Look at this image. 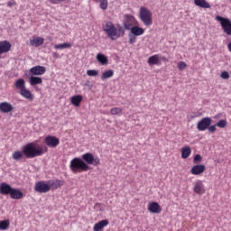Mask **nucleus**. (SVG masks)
<instances>
[{
    "label": "nucleus",
    "instance_id": "6ab92c4d",
    "mask_svg": "<svg viewBox=\"0 0 231 231\" xmlns=\"http://www.w3.org/2000/svg\"><path fill=\"white\" fill-rule=\"evenodd\" d=\"M109 225V220L104 219L97 223H96L93 226L94 231H102L104 230V227L107 226Z\"/></svg>",
    "mask_w": 231,
    "mask_h": 231
},
{
    "label": "nucleus",
    "instance_id": "f8f14e48",
    "mask_svg": "<svg viewBox=\"0 0 231 231\" xmlns=\"http://www.w3.org/2000/svg\"><path fill=\"white\" fill-rule=\"evenodd\" d=\"M205 171H207V167L205 165L197 164L190 169V173L193 174V176H201Z\"/></svg>",
    "mask_w": 231,
    "mask_h": 231
},
{
    "label": "nucleus",
    "instance_id": "5701e85b",
    "mask_svg": "<svg viewBox=\"0 0 231 231\" xmlns=\"http://www.w3.org/2000/svg\"><path fill=\"white\" fill-rule=\"evenodd\" d=\"M181 152V158L183 160H187L190 154H192V150H190V146L187 145L181 148L180 150Z\"/></svg>",
    "mask_w": 231,
    "mask_h": 231
},
{
    "label": "nucleus",
    "instance_id": "72a5a7b5",
    "mask_svg": "<svg viewBox=\"0 0 231 231\" xmlns=\"http://www.w3.org/2000/svg\"><path fill=\"white\" fill-rule=\"evenodd\" d=\"M10 228V220L0 221V230H8Z\"/></svg>",
    "mask_w": 231,
    "mask_h": 231
},
{
    "label": "nucleus",
    "instance_id": "393cba45",
    "mask_svg": "<svg viewBox=\"0 0 231 231\" xmlns=\"http://www.w3.org/2000/svg\"><path fill=\"white\" fill-rule=\"evenodd\" d=\"M82 99H83L82 96L77 95L71 97L70 102L72 106H75L76 107H79L80 104L82 103Z\"/></svg>",
    "mask_w": 231,
    "mask_h": 231
},
{
    "label": "nucleus",
    "instance_id": "aec40b11",
    "mask_svg": "<svg viewBox=\"0 0 231 231\" xmlns=\"http://www.w3.org/2000/svg\"><path fill=\"white\" fill-rule=\"evenodd\" d=\"M31 46H35V48H39V46H42L44 44V38L42 37H33L32 40L30 41Z\"/></svg>",
    "mask_w": 231,
    "mask_h": 231
},
{
    "label": "nucleus",
    "instance_id": "9d476101",
    "mask_svg": "<svg viewBox=\"0 0 231 231\" xmlns=\"http://www.w3.org/2000/svg\"><path fill=\"white\" fill-rule=\"evenodd\" d=\"M210 124H212V119L210 117H204L198 123L197 129L199 131H207L210 127Z\"/></svg>",
    "mask_w": 231,
    "mask_h": 231
},
{
    "label": "nucleus",
    "instance_id": "09e8293b",
    "mask_svg": "<svg viewBox=\"0 0 231 231\" xmlns=\"http://www.w3.org/2000/svg\"><path fill=\"white\" fill-rule=\"evenodd\" d=\"M53 57H57V53H54Z\"/></svg>",
    "mask_w": 231,
    "mask_h": 231
},
{
    "label": "nucleus",
    "instance_id": "a18cd8bd",
    "mask_svg": "<svg viewBox=\"0 0 231 231\" xmlns=\"http://www.w3.org/2000/svg\"><path fill=\"white\" fill-rule=\"evenodd\" d=\"M195 117H196V116H192V115L188 116L189 120H193V118H195Z\"/></svg>",
    "mask_w": 231,
    "mask_h": 231
},
{
    "label": "nucleus",
    "instance_id": "2eb2a0df",
    "mask_svg": "<svg viewBox=\"0 0 231 231\" xmlns=\"http://www.w3.org/2000/svg\"><path fill=\"white\" fill-rule=\"evenodd\" d=\"M12 50V43L8 41L0 42V54L8 53Z\"/></svg>",
    "mask_w": 231,
    "mask_h": 231
},
{
    "label": "nucleus",
    "instance_id": "473e14b6",
    "mask_svg": "<svg viewBox=\"0 0 231 231\" xmlns=\"http://www.w3.org/2000/svg\"><path fill=\"white\" fill-rule=\"evenodd\" d=\"M55 50H66V48H71V43L65 42L54 45Z\"/></svg>",
    "mask_w": 231,
    "mask_h": 231
},
{
    "label": "nucleus",
    "instance_id": "c756f323",
    "mask_svg": "<svg viewBox=\"0 0 231 231\" xmlns=\"http://www.w3.org/2000/svg\"><path fill=\"white\" fill-rule=\"evenodd\" d=\"M14 86L17 89H20V91H23V89L26 88V82L24 81V79H20L16 80V82L14 83Z\"/></svg>",
    "mask_w": 231,
    "mask_h": 231
},
{
    "label": "nucleus",
    "instance_id": "f704fd0d",
    "mask_svg": "<svg viewBox=\"0 0 231 231\" xmlns=\"http://www.w3.org/2000/svg\"><path fill=\"white\" fill-rule=\"evenodd\" d=\"M99 3L101 10H107V6L109 5V2L107 0H99Z\"/></svg>",
    "mask_w": 231,
    "mask_h": 231
},
{
    "label": "nucleus",
    "instance_id": "f3484780",
    "mask_svg": "<svg viewBox=\"0 0 231 231\" xmlns=\"http://www.w3.org/2000/svg\"><path fill=\"white\" fill-rule=\"evenodd\" d=\"M131 33L134 34V37H140V35H143L145 33V29L134 25L131 29H129Z\"/></svg>",
    "mask_w": 231,
    "mask_h": 231
},
{
    "label": "nucleus",
    "instance_id": "0eeeda50",
    "mask_svg": "<svg viewBox=\"0 0 231 231\" xmlns=\"http://www.w3.org/2000/svg\"><path fill=\"white\" fill-rule=\"evenodd\" d=\"M34 190L35 192H39V194H46L47 192H50L51 189L49 180H40L36 182L34 185Z\"/></svg>",
    "mask_w": 231,
    "mask_h": 231
},
{
    "label": "nucleus",
    "instance_id": "37998d69",
    "mask_svg": "<svg viewBox=\"0 0 231 231\" xmlns=\"http://www.w3.org/2000/svg\"><path fill=\"white\" fill-rule=\"evenodd\" d=\"M64 1H66V0H49L51 5H59V3H62Z\"/></svg>",
    "mask_w": 231,
    "mask_h": 231
},
{
    "label": "nucleus",
    "instance_id": "f03ea898",
    "mask_svg": "<svg viewBox=\"0 0 231 231\" xmlns=\"http://www.w3.org/2000/svg\"><path fill=\"white\" fill-rule=\"evenodd\" d=\"M103 32H105L111 41H116V39H120V37H124L125 34V31L124 27L120 24L115 26L112 22L106 21L102 24Z\"/></svg>",
    "mask_w": 231,
    "mask_h": 231
},
{
    "label": "nucleus",
    "instance_id": "79ce46f5",
    "mask_svg": "<svg viewBox=\"0 0 231 231\" xmlns=\"http://www.w3.org/2000/svg\"><path fill=\"white\" fill-rule=\"evenodd\" d=\"M136 42V36H129V44H134Z\"/></svg>",
    "mask_w": 231,
    "mask_h": 231
},
{
    "label": "nucleus",
    "instance_id": "e433bc0d",
    "mask_svg": "<svg viewBox=\"0 0 231 231\" xmlns=\"http://www.w3.org/2000/svg\"><path fill=\"white\" fill-rule=\"evenodd\" d=\"M226 120L221 119L217 123V127H220V129H224V127L226 125Z\"/></svg>",
    "mask_w": 231,
    "mask_h": 231
},
{
    "label": "nucleus",
    "instance_id": "ddd939ff",
    "mask_svg": "<svg viewBox=\"0 0 231 231\" xmlns=\"http://www.w3.org/2000/svg\"><path fill=\"white\" fill-rule=\"evenodd\" d=\"M13 189L14 188H12V186H10L9 184L2 182L0 184V194H2L3 196H8V194L12 193Z\"/></svg>",
    "mask_w": 231,
    "mask_h": 231
},
{
    "label": "nucleus",
    "instance_id": "6e6552de",
    "mask_svg": "<svg viewBox=\"0 0 231 231\" xmlns=\"http://www.w3.org/2000/svg\"><path fill=\"white\" fill-rule=\"evenodd\" d=\"M44 143L47 147L55 149L60 143V140L53 135H48L44 138Z\"/></svg>",
    "mask_w": 231,
    "mask_h": 231
},
{
    "label": "nucleus",
    "instance_id": "20e7f679",
    "mask_svg": "<svg viewBox=\"0 0 231 231\" xmlns=\"http://www.w3.org/2000/svg\"><path fill=\"white\" fill-rule=\"evenodd\" d=\"M139 19L144 26H152V12L145 6L139 9Z\"/></svg>",
    "mask_w": 231,
    "mask_h": 231
},
{
    "label": "nucleus",
    "instance_id": "49530a36",
    "mask_svg": "<svg viewBox=\"0 0 231 231\" xmlns=\"http://www.w3.org/2000/svg\"><path fill=\"white\" fill-rule=\"evenodd\" d=\"M227 49H228V51H229L230 53H231V42L227 44Z\"/></svg>",
    "mask_w": 231,
    "mask_h": 231
},
{
    "label": "nucleus",
    "instance_id": "58836bf2",
    "mask_svg": "<svg viewBox=\"0 0 231 231\" xmlns=\"http://www.w3.org/2000/svg\"><path fill=\"white\" fill-rule=\"evenodd\" d=\"M202 161H203V157H201V155L199 154H197L193 159V163L198 164V163H200V162Z\"/></svg>",
    "mask_w": 231,
    "mask_h": 231
},
{
    "label": "nucleus",
    "instance_id": "b1692460",
    "mask_svg": "<svg viewBox=\"0 0 231 231\" xmlns=\"http://www.w3.org/2000/svg\"><path fill=\"white\" fill-rule=\"evenodd\" d=\"M29 84L31 86H37V84H42V78L32 75L29 78Z\"/></svg>",
    "mask_w": 231,
    "mask_h": 231
},
{
    "label": "nucleus",
    "instance_id": "a211bd4d",
    "mask_svg": "<svg viewBox=\"0 0 231 231\" xmlns=\"http://www.w3.org/2000/svg\"><path fill=\"white\" fill-rule=\"evenodd\" d=\"M0 111L1 113H11L14 111V106L9 102H2L0 103Z\"/></svg>",
    "mask_w": 231,
    "mask_h": 231
},
{
    "label": "nucleus",
    "instance_id": "1a4fd4ad",
    "mask_svg": "<svg viewBox=\"0 0 231 231\" xmlns=\"http://www.w3.org/2000/svg\"><path fill=\"white\" fill-rule=\"evenodd\" d=\"M193 192L195 194H198L199 196H202V194H205V192H207V189H205V184H203V180H197L194 182Z\"/></svg>",
    "mask_w": 231,
    "mask_h": 231
},
{
    "label": "nucleus",
    "instance_id": "c85d7f7f",
    "mask_svg": "<svg viewBox=\"0 0 231 231\" xmlns=\"http://www.w3.org/2000/svg\"><path fill=\"white\" fill-rule=\"evenodd\" d=\"M115 75V71L113 69L105 70L101 74V80H107V79H111Z\"/></svg>",
    "mask_w": 231,
    "mask_h": 231
},
{
    "label": "nucleus",
    "instance_id": "f257e3e1",
    "mask_svg": "<svg viewBox=\"0 0 231 231\" xmlns=\"http://www.w3.org/2000/svg\"><path fill=\"white\" fill-rule=\"evenodd\" d=\"M89 165H100V158L95 157L93 153L87 152L81 156V159L76 157L70 161L69 169L74 173L86 172L89 171Z\"/></svg>",
    "mask_w": 231,
    "mask_h": 231
},
{
    "label": "nucleus",
    "instance_id": "de8ad7c7",
    "mask_svg": "<svg viewBox=\"0 0 231 231\" xmlns=\"http://www.w3.org/2000/svg\"><path fill=\"white\" fill-rule=\"evenodd\" d=\"M161 59H162V60H163L164 62H167V60H167V58H165V57H162Z\"/></svg>",
    "mask_w": 231,
    "mask_h": 231
},
{
    "label": "nucleus",
    "instance_id": "c03bdc74",
    "mask_svg": "<svg viewBox=\"0 0 231 231\" xmlns=\"http://www.w3.org/2000/svg\"><path fill=\"white\" fill-rule=\"evenodd\" d=\"M7 6H10V7L15 6V1H14V0L9 1V2L7 3Z\"/></svg>",
    "mask_w": 231,
    "mask_h": 231
},
{
    "label": "nucleus",
    "instance_id": "ea45409f",
    "mask_svg": "<svg viewBox=\"0 0 231 231\" xmlns=\"http://www.w3.org/2000/svg\"><path fill=\"white\" fill-rule=\"evenodd\" d=\"M221 79H224L225 80H228V79H230V74L228 73V71H223L220 74Z\"/></svg>",
    "mask_w": 231,
    "mask_h": 231
},
{
    "label": "nucleus",
    "instance_id": "412c9836",
    "mask_svg": "<svg viewBox=\"0 0 231 231\" xmlns=\"http://www.w3.org/2000/svg\"><path fill=\"white\" fill-rule=\"evenodd\" d=\"M20 95L23 97V98H26L27 100H30L31 102L33 100L34 96L32 94V92L28 88H23L20 91Z\"/></svg>",
    "mask_w": 231,
    "mask_h": 231
},
{
    "label": "nucleus",
    "instance_id": "2f4dec72",
    "mask_svg": "<svg viewBox=\"0 0 231 231\" xmlns=\"http://www.w3.org/2000/svg\"><path fill=\"white\" fill-rule=\"evenodd\" d=\"M24 156V152H23L22 151H14L12 158L13 160H15L16 162H18L19 160H23V157Z\"/></svg>",
    "mask_w": 231,
    "mask_h": 231
},
{
    "label": "nucleus",
    "instance_id": "7ed1b4c3",
    "mask_svg": "<svg viewBox=\"0 0 231 231\" xmlns=\"http://www.w3.org/2000/svg\"><path fill=\"white\" fill-rule=\"evenodd\" d=\"M22 151L25 158H37V156H42L48 152V146L35 147V143H28L22 147Z\"/></svg>",
    "mask_w": 231,
    "mask_h": 231
},
{
    "label": "nucleus",
    "instance_id": "7c9ffc66",
    "mask_svg": "<svg viewBox=\"0 0 231 231\" xmlns=\"http://www.w3.org/2000/svg\"><path fill=\"white\" fill-rule=\"evenodd\" d=\"M110 115L122 116L124 115V110L122 107H113L110 109Z\"/></svg>",
    "mask_w": 231,
    "mask_h": 231
},
{
    "label": "nucleus",
    "instance_id": "cd10ccee",
    "mask_svg": "<svg viewBox=\"0 0 231 231\" xmlns=\"http://www.w3.org/2000/svg\"><path fill=\"white\" fill-rule=\"evenodd\" d=\"M97 60L102 66H106V64H108V62H109V60H107V57H106V55L100 54V53L97 55Z\"/></svg>",
    "mask_w": 231,
    "mask_h": 231
},
{
    "label": "nucleus",
    "instance_id": "dca6fc26",
    "mask_svg": "<svg viewBox=\"0 0 231 231\" xmlns=\"http://www.w3.org/2000/svg\"><path fill=\"white\" fill-rule=\"evenodd\" d=\"M62 186H64V180H49L50 190H57V189H60Z\"/></svg>",
    "mask_w": 231,
    "mask_h": 231
},
{
    "label": "nucleus",
    "instance_id": "9b49d317",
    "mask_svg": "<svg viewBox=\"0 0 231 231\" xmlns=\"http://www.w3.org/2000/svg\"><path fill=\"white\" fill-rule=\"evenodd\" d=\"M29 71H30L31 75L39 77V76L44 75V73H46V67L38 65V66L31 68L29 69Z\"/></svg>",
    "mask_w": 231,
    "mask_h": 231
},
{
    "label": "nucleus",
    "instance_id": "4c0bfd02",
    "mask_svg": "<svg viewBox=\"0 0 231 231\" xmlns=\"http://www.w3.org/2000/svg\"><path fill=\"white\" fill-rule=\"evenodd\" d=\"M178 69H180V71H183V69H185V68H187V63H185V61H180L177 64Z\"/></svg>",
    "mask_w": 231,
    "mask_h": 231
},
{
    "label": "nucleus",
    "instance_id": "c9c22d12",
    "mask_svg": "<svg viewBox=\"0 0 231 231\" xmlns=\"http://www.w3.org/2000/svg\"><path fill=\"white\" fill-rule=\"evenodd\" d=\"M87 75L88 77H98V70L96 69H88L87 70Z\"/></svg>",
    "mask_w": 231,
    "mask_h": 231
},
{
    "label": "nucleus",
    "instance_id": "4468645a",
    "mask_svg": "<svg viewBox=\"0 0 231 231\" xmlns=\"http://www.w3.org/2000/svg\"><path fill=\"white\" fill-rule=\"evenodd\" d=\"M148 210L152 214H160L162 212V207L158 202H151L148 204Z\"/></svg>",
    "mask_w": 231,
    "mask_h": 231
},
{
    "label": "nucleus",
    "instance_id": "bb28decb",
    "mask_svg": "<svg viewBox=\"0 0 231 231\" xmlns=\"http://www.w3.org/2000/svg\"><path fill=\"white\" fill-rule=\"evenodd\" d=\"M196 6L199 8H210V4L207 0H194Z\"/></svg>",
    "mask_w": 231,
    "mask_h": 231
},
{
    "label": "nucleus",
    "instance_id": "a878e982",
    "mask_svg": "<svg viewBox=\"0 0 231 231\" xmlns=\"http://www.w3.org/2000/svg\"><path fill=\"white\" fill-rule=\"evenodd\" d=\"M148 64L150 66H154V65L160 64V55L154 54V55L151 56L148 59Z\"/></svg>",
    "mask_w": 231,
    "mask_h": 231
},
{
    "label": "nucleus",
    "instance_id": "423d86ee",
    "mask_svg": "<svg viewBox=\"0 0 231 231\" xmlns=\"http://www.w3.org/2000/svg\"><path fill=\"white\" fill-rule=\"evenodd\" d=\"M139 23L133 14H125L123 16V26L125 30H130L134 26H138Z\"/></svg>",
    "mask_w": 231,
    "mask_h": 231
},
{
    "label": "nucleus",
    "instance_id": "39448f33",
    "mask_svg": "<svg viewBox=\"0 0 231 231\" xmlns=\"http://www.w3.org/2000/svg\"><path fill=\"white\" fill-rule=\"evenodd\" d=\"M216 21L217 23H220V26L223 30V32L226 33V35H228L231 37V21L228 18L222 17L220 15H217L215 17Z\"/></svg>",
    "mask_w": 231,
    "mask_h": 231
},
{
    "label": "nucleus",
    "instance_id": "4be33fe9",
    "mask_svg": "<svg viewBox=\"0 0 231 231\" xmlns=\"http://www.w3.org/2000/svg\"><path fill=\"white\" fill-rule=\"evenodd\" d=\"M23 191H20L19 189H14L11 190L10 198L12 199H23Z\"/></svg>",
    "mask_w": 231,
    "mask_h": 231
},
{
    "label": "nucleus",
    "instance_id": "a19ab883",
    "mask_svg": "<svg viewBox=\"0 0 231 231\" xmlns=\"http://www.w3.org/2000/svg\"><path fill=\"white\" fill-rule=\"evenodd\" d=\"M216 126H217V125H214L208 126V132H209V133H216V131H217V129Z\"/></svg>",
    "mask_w": 231,
    "mask_h": 231
}]
</instances>
